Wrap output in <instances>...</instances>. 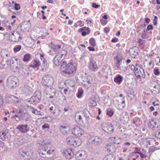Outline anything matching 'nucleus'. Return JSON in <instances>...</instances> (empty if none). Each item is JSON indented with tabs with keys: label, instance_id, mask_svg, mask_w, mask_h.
Wrapping results in <instances>:
<instances>
[{
	"label": "nucleus",
	"instance_id": "nucleus-1",
	"mask_svg": "<svg viewBox=\"0 0 160 160\" xmlns=\"http://www.w3.org/2000/svg\"><path fill=\"white\" fill-rule=\"evenodd\" d=\"M61 67V72L68 75L75 73L77 68L75 63L68 64L65 61L62 62Z\"/></svg>",
	"mask_w": 160,
	"mask_h": 160
},
{
	"label": "nucleus",
	"instance_id": "nucleus-2",
	"mask_svg": "<svg viewBox=\"0 0 160 160\" xmlns=\"http://www.w3.org/2000/svg\"><path fill=\"white\" fill-rule=\"evenodd\" d=\"M67 54V51L65 50L59 51L53 59V62L55 65L58 66L60 65L62 60L64 58Z\"/></svg>",
	"mask_w": 160,
	"mask_h": 160
},
{
	"label": "nucleus",
	"instance_id": "nucleus-3",
	"mask_svg": "<svg viewBox=\"0 0 160 160\" xmlns=\"http://www.w3.org/2000/svg\"><path fill=\"white\" fill-rule=\"evenodd\" d=\"M18 82L17 77L14 76H11L7 79V85L9 88H14L18 86Z\"/></svg>",
	"mask_w": 160,
	"mask_h": 160
},
{
	"label": "nucleus",
	"instance_id": "nucleus-4",
	"mask_svg": "<svg viewBox=\"0 0 160 160\" xmlns=\"http://www.w3.org/2000/svg\"><path fill=\"white\" fill-rule=\"evenodd\" d=\"M67 144L74 147L79 146L82 143L81 140L77 137H68L66 139Z\"/></svg>",
	"mask_w": 160,
	"mask_h": 160
},
{
	"label": "nucleus",
	"instance_id": "nucleus-5",
	"mask_svg": "<svg viewBox=\"0 0 160 160\" xmlns=\"http://www.w3.org/2000/svg\"><path fill=\"white\" fill-rule=\"evenodd\" d=\"M21 64V62L17 61V58L15 57H12L11 58L8 65L10 66L12 70L15 72H17L18 66L20 65Z\"/></svg>",
	"mask_w": 160,
	"mask_h": 160
},
{
	"label": "nucleus",
	"instance_id": "nucleus-6",
	"mask_svg": "<svg viewBox=\"0 0 160 160\" xmlns=\"http://www.w3.org/2000/svg\"><path fill=\"white\" fill-rule=\"evenodd\" d=\"M54 81L53 78L49 75H45L42 80V84L47 87H51Z\"/></svg>",
	"mask_w": 160,
	"mask_h": 160
},
{
	"label": "nucleus",
	"instance_id": "nucleus-7",
	"mask_svg": "<svg viewBox=\"0 0 160 160\" xmlns=\"http://www.w3.org/2000/svg\"><path fill=\"white\" fill-rule=\"evenodd\" d=\"M41 96V93L40 91L35 92L31 98V103L33 105L37 104L40 102Z\"/></svg>",
	"mask_w": 160,
	"mask_h": 160
},
{
	"label": "nucleus",
	"instance_id": "nucleus-8",
	"mask_svg": "<svg viewBox=\"0 0 160 160\" xmlns=\"http://www.w3.org/2000/svg\"><path fill=\"white\" fill-rule=\"evenodd\" d=\"M155 143L156 144L158 143V142H155V140L152 138H143L141 139L140 143L141 144H143L144 146L146 147H150V145H153V143Z\"/></svg>",
	"mask_w": 160,
	"mask_h": 160
},
{
	"label": "nucleus",
	"instance_id": "nucleus-9",
	"mask_svg": "<svg viewBox=\"0 0 160 160\" xmlns=\"http://www.w3.org/2000/svg\"><path fill=\"white\" fill-rule=\"evenodd\" d=\"M122 57L120 54H118L116 56L114 57V60L115 61V66L118 70H121L122 67L121 64L122 63Z\"/></svg>",
	"mask_w": 160,
	"mask_h": 160
},
{
	"label": "nucleus",
	"instance_id": "nucleus-10",
	"mask_svg": "<svg viewBox=\"0 0 160 160\" xmlns=\"http://www.w3.org/2000/svg\"><path fill=\"white\" fill-rule=\"evenodd\" d=\"M9 38L11 41L18 42L21 39L20 33L17 31H14L9 36Z\"/></svg>",
	"mask_w": 160,
	"mask_h": 160
},
{
	"label": "nucleus",
	"instance_id": "nucleus-11",
	"mask_svg": "<svg viewBox=\"0 0 160 160\" xmlns=\"http://www.w3.org/2000/svg\"><path fill=\"white\" fill-rule=\"evenodd\" d=\"M84 131L78 126H75L72 129V132L75 136L80 137L84 133Z\"/></svg>",
	"mask_w": 160,
	"mask_h": 160
},
{
	"label": "nucleus",
	"instance_id": "nucleus-12",
	"mask_svg": "<svg viewBox=\"0 0 160 160\" xmlns=\"http://www.w3.org/2000/svg\"><path fill=\"white\" fill-rule=\"evenodd\" d=\"M112 126L109 123H103L101 125V128L103 130L108 133H112L113 132Z\"/></svg>",
	"mask_w": 160,
	"mask_h": 160
},
{
	"label": "nucleus",
	"instance_id": "nucleus-13",
	"mask_svg": "<svg viewBox=\"0 0 160 160\" xmlns=\"http://www.w3.org/2000/svg\"><path fill=\"white\" fill-rule=\"evenodd\" d=\"M138 69L134 72L135 75L137 77H142L143 78L145 77V74L142 65H139Z\"/></svg>",
	"mask_w": 160,
	"mask_h": 160
},
{
	"label": "nucleus",
	"instance_id": "nucleus-14",
	"mask_svg": "<svg viewBox=\"0 0 160 160\" xmlns=\"http://www.w3.org/2000/svg\"><path fill=\"white\" fill-rule=\"evenodd\" d=\"M16 128L21 132L25 133L29 131V128L27 124L18 125Z\"/></svg>",
	"mask_w": 160,
	"mask_h": 160
},
{
	"label": "nucleus",
	"instance_id": "nucleus-15",
	"mask_svg": "<svg viewBox=\"0 0 160 160\" xmlns=\"http://www.w3.org/2000/svg\"><path fill=\"white\" fill-rule=\"evenodd\" d=\"M19 116V120H23L26 122H29L31 120L30 115L27 112H24L21 110Z\"/></svg>",
	"mask_w": 160,
	"mask_h": 160
},
{
	"label": "nucleus",
	"instance_id": "nucleus-16",
	"mask_svg": "<svg viewBox=\"0 0 160 160\" xmlns=\"http://www.w3.org/2000/svg\"><path fill=\"white\" fill-rule=\"evenodd\" d=\"M117 103L116 107L117 108L120 110H122L125 106V101L124 98L116 101Z\"/></svg>",
	"mask_w": 160,
	"mask_h": 160
},
{
	"label": "nucleus",
	"instance_id": "nucleus-17",
	"mask_svg": "<svg viewBox=\"0 0 160 160\" xmlns=\"http://www.w3.org/2000/svg\"><path fill=\"white\" fill-rule=\"evenodd\" d=\"M159 125L158 119L156 118L149 120L148 127L150 128H158Z\"/></svg>",
	"mask_w": 160,
	"mask_h": 160
},
{
	"label": "nucleus",
	"instance_id": "nucleus-18",
	"mask_svg": "<svg viewBox=\"0 0 160 160\" xmlns=\"http://www.w3.org/2000/svg\"><path fill=\"white\" fill-rule=\"evenodd\" d=\"M88 68L92 72H94L98 68V67L96 61L93 59H91L89 64Z\"/></svg>",
	"mask_w": 160,
	"mask_h": 160
},
{
	"label": "nucleus",
	"instance_id": "nucleus-19",
	"mask_svg": "<svg viewBox=\"0 0 160 160\" xmlns=\"http://www.w3.org/2000/svg\"><path fill=\"white\" fill-rule=\"evenodd\" d=\"M22 93L26 95H29L32 92V89L30 87L25 85L22 87Z\"/></svg>",
	"mask_w": 160,
	"mask_h": 160
},
{
	"label": "nucleus",
	"instance_id": "nucleus-20",
	"mask_svg": "<svg viewBox=\"0 0 160 160\" xmlns=\"http://www.w3.org/2000/svg\"><path fill=\"white\" fill-rule=\"evenodd\" d=\"M59 130L61 132L64 134L68 133L70 130V127L69 125H61L59 128Z\"/></svg>",
	"mask_w": 160,
	"mask_h": 160
},
{
	"label": "nucleus",
	"instance_id": "nucleus-21",
	"mask_svg": "<svg viewBox=\"0 0 160 160\" xmlns=\"http://www.w3.org/2000/svg\"><path fill=\"white\" fill-rule=\"evenodd\" d=\"M28 156V153L27 152V150L23 149H20L19 150L18 153V156L21 159H25Z\"/></svg>",
	"mask_w": 160,
	"mask_h": 160
},
{
	"label": "nucleus",
	"instance_id": "nucleus-22",
	"mask_svg": "<svg viewBox=\"0 0 160 160\" xmlns=\"http://www.w3.org/2000/svg\"><path fill=\"white\" fill-rule=\"evenodd\" d=\"M48 149V147L45 146L42 147L41 149L38 150V154L39 156L42 158L46 157L47 154L46 151Z\"/></svg>",
	"mask_w": 160,
	"mask_h": 160
},
{
	"label": "nucleus",
	"instance_id": "nucleus-23",
	"mask_svg": "<svg viewBox=\"0 0 160 160\" xmlns=\"http://www.w3.org/2000/svg\"><path fill=\"white\" fill-rule=\"evenodd\" d=\"M63 153L65 157L68 159L71 158L74 155L72 149H68L67 150L64 151Z\"/></svg>",
	"mask_w": 160,
	"mask_h": 160
},
{
	"label": "nucleus",
	"instance_id": "nucleus-24",
	"mask_svg": "<svg viewBox=\"0 0 160 160\" xmlns=\"http://www.w3.org/2000/svg\"><path fill=\"white\" fill-rule=\"evenodd\" d=\"M17 72H18L19 74L21 76H25L28 73L27 72L26 70L23 68V65L22 63L20 65L18 66Z\"/></svg>",
	"mask_w": 160,
	"mask_h": 160
},
{
	"label": "nucleus",
	"instance_id": "nucleus-25",
	"mask_svg": "<svg viewBox=\"0 0 160 160\" xmlns=\"http://www.w3.org/2000/svg\"><path fill=\"white\" fill-rule=\"evenodd\" d=\"M37 56L40 57V59L42 61V63L41 65L42 70L43 71H45V69L47 66V62L43 58L44 56L43 55L39 54H38Z\"/></svg>",
	"mask_w": 160,
	"mask_h": 160
},
{
	"label": "nucleus",
	"instance_id": "nucleus-26",
	"mask_svg": "<svg viewBox=\"0 0 160 160\" xmlns=\"http://www.w3.org/2000/svg\"><path fill=\"white\" fill-rule=\"evenodd\" d=\"M105 148L110 153H114L116 150V147L111 143L107 144Z\"/></svg>",
	"mask_w": 160,
	"mask_h": 160
},
{
	"label": "nucleus",
	"instance_id": "nucleus-27",
	"mask_svg": "<svg viewBox=\"0 0 160 160\" xmlns=\"http://www.w3.org/2000/svg\"><path fill=\"white\" fill-rule=\"evenodd\" d=\"M91 143L92 144L98 145L102 142V139L98 137H92L90 138Z\"/></svg>",
	"mask_w": 160,
	"mask_h": 160
},
{
	"label": "nucleus",
	"instance_id": "nucleus-28",
	"mask_svg": "<svg viewBox=\"0 0 160 160\" xmlns=\"http://www.w3.org/2000/svg\"><path fill=\"white\" fill-rule=\"evenodd\" d=\"M139 52V50L137 47H134L131 49L129 52L130 56L133 58H135L138 55Z\"/></svg>",
	"mask_w": 160,
	"mask_h": 160
},
{
	"label": "nucleus",
	"instance_id": "nucleus-29",
	"mask_svg": "<svg viewBox=\"0 0 160 160\" xmlns=\"http://www.w3.org/2000/svg\"><path fill=\"white\" fill-rule=\"evenodd\" d=\"M10 137V135L9 134L7 135L4 131H2L0 132V138L2 141L9 140Z\"/></svg>",
	"mask_w": 160,
	"mask_h": 160
},
{
	"label": "nucleus",
	"instance_id": "nucleus-30",
	"mask_svg": "<svg viewBox=\"0 0 160 160\" xmlns=\"http://www.w3.org/2000/svg\"><path fill=\"white\" fill-rule=\"evenodd\" d=\"M85 151H78L76 155V157L78 159H83L85 157Z\"/></svg>",
	"mask_w": 160,
	"mask_h": 160
},
{
	"label": "nucleus",
	"instance_id": "nucleus-31",
	"mask_svg": "<svg viewBox=\"0 0 160 160\" xmlns=\"http://www.w3.org/2000/svg\"><path fill=\"white\" fill-rule=\"evenodd\" d=\"M123 80L122 77L120 74L117 75V76L114 79V82L119 84L121 83Z\"/></svg>",
	"mask_w": 160,
	"mask_h": 160
},
{
	"label": "nucleus",
	"instance_id": "nucleus-32",
	"mask_svg": "<svg viewBox=\"0 0 160 160\" xmlns=\"http://www.w3.org/2000/svg\"><path fill=\"white\" fill-rule=\"evenodd\" d=\"M120 121L124 123H127L129 120V117L126 114H122L120 116Z\"/></svg>",
	"mask_w": 160,
	"mask_h": 160
},
{
	"label": "nucleus",
	"instance_id": "nucleus-33",
	"mask_svg": "<svg viewBox=\"0 0 160 160\" xmlns=\"http://www.w3.org/2000/svg\"><path fill=\"white\" fill-rule=\"evenodd\" d=\"M110 125L112 126L111 127L112 128L113 132L114 129H118L120 126L119 123L116 121H112L110 124Z\"/></svg>",
	"mask_w": 160,
	"mask_h": 160
},
{
	"label": "nucleus",
	"instance_id": "nucleus-34",
	"mask_svg": "<svg viewBox=\"0 0 160 160\" xmlns=\"http://www.w3.org/2000/svg\"><path fill=\"white\" fill-rule=\"evenodd\" d=\"M51 48L55 52H57L59 49L61 48V45H55L54 44L51 43Z\"/></svg>",
	"mask_w": 160,
	"mask_h": 160
},
{
	"label": "nucleus",
	"instance_id": "nucleus-35",
	"mask_svg": "<svg viewBox=\"0 0 160 160\" xmlns=\"http://www.w3.org/2000/svg\"><path fill=\"white\" fill-rule=\"evenodd\" d=\"M131 145V143L129 142H126L123 144L122 148V152H126L128 149V147Z\"/></svg>",
	"mask_w": 160,
	"mask_h": 160
},
{
	"label": "nucleus",
	"instance_id": "nucleus-36",
	"mask_svg": "<svg viewBox=\"0 0 160 160\" xmlns=\"http://www.w3.org/2000/svg\"><path fill=\"white\" fill-rule=\"evenodd\" d=\"M75 118L76 122L79 124H81L82 122V118L81 116L79 115L76 114L75 116Z\"/></svg>",
	"mask_w": 160,
	"mask_h": 160
},
{
	"label": "nucleus",
	"instance_id": "nucleus-37",
	"mask_svg": "<svg viewBox=\"0 0 160 160\" xmlns=\"http://www.w3.org/2000/svg\"><path fill=\"white\" fill-rule=\"evenodd\" d=\"M88 111L87 110H84L83 111L84 116L86 118V122L88 124L89 123V120L90 119V118L88 116Z\"/></svg>",
	"mask_w": 160,
	"mask_h": 160
},
{
	"label": "nucleus",
	"instance_id": "nucleus-38",
	"mask_svg": "<svg viewBox=\"0 0 160 160\" xmlns=\"http://www.w3.org/2000/svg\"><path fill=\"white\" fill-rule=\"evenodd\" d=\"M140 119L138 117L134 118L132 120V123L133 124L137 126H138L140 124Z\"/></svg>",
	"mask_w": 160,
	"mask_h": 160
},
{
	"label": "nucleus",
	"instance_id": "nucleus-39",
	"mask_svg": "<svg viewBox=\"0 0 160 160\" xmlns=\"http://www.w3.org/2000/svg\"><path fill=\"white\" fill-rule=\"evenodd\" d=\"M41 64L40 62L38 60H34L32 63V64L30 65L31 67L32 68H36L38 67Z\"/></svg>",
	"mask_w": 160,
	"mask_h": 160
},
{
	"label": "nucleus",
	"instance_id": "nucleus-40",
	"mask_svg": "<svg viewBox=\"0 0 160 160\" xmlns=\"http://www.w3.org/2000/svg\"><path fill=\"white\" fill-rule=\"evenodd\" d=\"M13 95H6L5 99L7 102L12 103V97Z\"/></svg>",
	"mask_w": 160,
	"mask_h": 160
},
{
	"label": "nucleus",
	"instance_id": "nucleus-41",
	"mask_svg": "<svg viewBox=\"0 0 160 160\" xmlns=\"http://www.w3.org/2000/svg\"><path fill=\"white\" fill-rule=\"evenodd\" d=\"M160 148V147H155V146L154 145H152V146L149 149V152L148 153H149V154H150V153H152L153 152H154V151L158 150Z\"/></svg>",
	"mask_w": 160,
	"mask_h": 160
},
{
	"label": "nucleus",
	"instance_id": "nucleus-42",
	"mask_svg": "<svg viewBox=\"0 0 160 160\" xmlns=\"http://www.w3.org/2000/svg\"><path fill=\"white\" fill-rule=\"evenodd\" d=\"M111 140L113 143L118 144H119L120 139L118 137H112L111 138Z\"/></svg>",
	"mask_w": 160,
	"mask_h": 160
},
{
	"label": "nucleus",
	"instance_id": "nucleus-43",
	"mask_svg": "<svg viewBox=\"0 0 160 160\" xmlns=\"http://www.w3.org/2000/svg\"><path fill=\"white\" fill-rule=\"evenodd\" d=\"M114 157L111 154L106 156L104 157L103 160H114Z\"/></svg>",
	"mask_w": 160,
	"mask_h": 160
},
{
	"label": "nucleus",
	"instance_id": "nucleus-44",
	"mask_svg": "<svg viewBox=\"0 0 160 160\" xmlns=\"http://www.w3.org/2000/svg\"><path fill=\"white\" fill-rule=\"evenodd\" d=\"M88 104V105L90 106H95L97 105V103L94 100H93L92 99H89Z\"/></svg>",
	"mask_w": 160,
	"mask_h": 160
},
{
	"label": "nucleus",
	"instance_id": "nucleus-45",
	"mask_svg": "<svg viewBox=\"0 0 160 160\" xmlns=\"http://www.w3.org/2000/svg\"><path fill=\"white\" fill-rule=\"evenodd\" d=\"M83 92V90L82 88H79L77 93V97L78 98H80L82 97V95Z\"/></svg>",
	"mask_w": 160,
	"mask_h": 160
},
{
	"label": "nucleus",
	"instance_id": "nucleus-46",
	"mask_svg": "<svg viewBox=\"0 0 160 160\" xmlns=\"http://www.w3.org/2000/svg\"><path fill=\"white\" fill-rule=\"evenodd\" d=\"M141 64H135V65H132L131 66V69L132 71H136L137 69H138V66L139 65H141Z\"/></svg>",
	"mask_w": 160,
	"mask_h": 160
},
{
	"label": "nucleus",
	"instance_id": "nucleus-47",
	"mask_svg": "<svg viewBox=\"0 0 160 160\" xmlns=\"http://www.w3.org/2000/svg\"><path fill=\"white\" fill-rule=\"evenodd\" d=\"M89 43L90 45L93 47L95 46L96 45L95 39L94 38H91L89 40Z\"/></svg>",
	"mask_w": 160,
	"mask_h": 160
},
{
	"label": "nucleus",
	"instance_id": "nucleus-48",
	"mask_svg": "<svg viewBox=\"0 0 160 160\" xmlns=\"http://www.w3.org/2000/svg\"><path fill=\"white\" fill-rule=\"evenodd\" d=\"M90 31V28L87 27H82L78 30V32H81L82 31Z\"/></svg>",
	"mask_w": 160,
	"mask_h": 160
},
{
	"label": "nucleus",
	"instance_id": "nucleus-49",
	"mask_svg": "<svg viewBox=\"0 0 160 160\" xmlns=\"http://www.w3.org/2000/svg\"><path fill=\"white\" fill-rule=\"evenodd\" d=\"M106 114L109 117H111L113 115L114 112L112 109H107V110Z\"/></svg>",
	"mask_w": 160,
	"mask_h": 160
},
{
	"label": "nucleus",
	"instance_id": "nucleus-50",
	"mask_svg": "<svg viewBox=\"0 0 160 160\" xmlns=\"http://www.w3.org/2000/svg\"><path fill=\"white\" fill-rule=\"evenodd\" d=\"M128 96L131 98H133L134 97V92L133 91H129L127 93Z\"/></svg>",
	"mask_w": 160,
	"mask_h": 160
},
{
	"label": "nucleus",
	"instance_id": "nucleus-51",
	"mask_svg": "<svg viewBox=\"0 0 160 160\" xmlns=\"http://www.w3.org/2000/svg\"><path fill=\"white\" fill-rule=\"evenodd\" d=\"M31 55L30 54H26L24 55L23 60L24 61H28Z\"/></svg>",
	"mask_w": 160,
	"mask_h": 160
},
{
	"label": "nucleus",
	"instance_id": "nucleus-52",
	"mask_svg": "<svg viewBox=\"0 0 160 160\" xmlns=\"http://www.w3.org/2000/svg\"><path fill=\"white\" fill-rule=\"evenodd\" d=\"M54 149L53 148H51L48 150L47 152V154H52V155L54 154Z\"/></svg>",
	"mask_w": 160,
	"mask_h": 160
},
{
	"label": "nucleus",
	"instance_id": "nucleus-53",
	"mask_svg": "<svg viewBox=\"0 0 160 160\" xmlns=\"http://www.w3.org/2000/svg\"><path fill=\"white\" fill-rule=\"evenodd\" d=\"M12 97V103L15 104L18 102L19 101V99L18 98L14 96H13Z\"/></svg>",
	"mask_w": 160,
	"mask_h": 160
},
{
	"label": "nucleus",
	"instance_id": "nucleus-54",
	"mask_svg": "<svg viewBox=\"0 0 160 160\" xmlns=\"http://www.w3.org/2000/svg\"><path fill=\"white\" fill-rule=\"evenodd\" d=\"M138 43H139L141 45L144 46L145 43V40H144L143 39H141V38H139L138 41L137 42Z\"/></svg>",
	"mask_w": 160,
	"mask_h": 160
},
{
	"label": "nucleus",
	"instance_id": "nucleus-55",
	"mask_svg": "<svg viewBox=\"0 0 160 160\" xmlns=\"http://www.w3.org/2000/svg\"><path fill=\"white\" fill-rule=\"evenodd\" d=\"M21 113V110H19L18 112L16 114L14 115V116H13L12 118H15L16 117H18V119L19 120V116H20V114Z\"/></svg>",
	"mask_w": 160,
	"mask_h": 160
},
{
	"label": "nucleus",
	"instance_id": "nucleus-56",
	"mask_svg": "<svg viewBox=\"0 0 160 160\" xmlns=\"http://www.w3.org/2000/svg\"><path fill=\"white\" fill-rule=\"evenodd\" d=\"M8 52L5 50H3L1 52V55L2 56L3 58L7 54Z\"/></svg>",
	"mask_w": 160,
	"mask_h": 160
},
{
	"label": "nucleus",
	"instance_id": "nucleus-57",
	"mask_svg": "<svg viewBox=\"0 0 160 160\" xmlns=\"http://www.w3.org/2000/svg\"><path fill=\"white\" fill-rule=\"evenodd\" d=\"M21 46L20 45H18L16 47H15L13 48V50L14 52H18L21 49Z\"/></svg>",
	"mask_w": 160,
	"mask_h": 160
},
{
	"label": "nucleus",
	"instance_id": "nucleus-58",
	"mask_svg": "<svg viewBox=\"0 0 160 160\" xmlns=\"http://www.w3.org/2000/svg\"><path fill=\"white\" fill-rule=\"evenodd\" d=\"M32 113L35 114L36 115H41V112L38 111L36 109H33V110L32 111Z\"/></svg>",
	"mask_w": 160,
	"mask_h": 160
},
{
	"label": "nucleus",
	"instance_id": "nucleus-59",
	"mask_svg": "<svg viewBox=\"0 0 160 160\" xmlns=\"http://www.w3.org/2000/svg\"><path fill=\"white\" fill-rule=\"evenodd\" d=\"M28 160H40L39 157L37 156H33L31 157Z\"/></svg>",
	"mask_w": 160,
	"mask_h": 160
},
{
	"label": "nucleus",
	"instance_id": "nucleus-60",
	"mask_svg": "<svg viewBox=\"0 0 160 160\" xmlns=\"http://www.w3.org/2000/svg\"><path fill=\"white\" fill-rule=\"evenodd\" d=\"M141 37L142 39H146L148 38L146 32H142L141 35Z\"/></svg>",
	"mask_w": 160,
	"mask_h": 160
},
{
	"label": "nucleus",
	"instance_id": "nucleus-61",
	"mask_svg": "<svg viewBox=\"0 0 160 160\" xmlns=\"http://www.w3.org/2000/svg\"><path fill=\"white\" fill-rule=\"evenodd\" d=\"M14 8L16 10H18L20 8V5L19 4L15 3Z\"/></svg>",
	"mask_w": 160,
	"mask_h": 160
},
{
	"label": "nucleus",
	"instance_id": "nucleus-62",
	"mask_svg": "<svg viewBox=\"0 0 160 160\" xmlns=\"http://www.w3.org/2000/svg\"><path fill=\"white\" fill-rule=\"evenodd\" d=\"M90 32V31H82L81 32V35L83 36H85L86 35L89 34Z\"/></svg>",
	"mask_w": 160,
	"mask_h": 160
},
{
	"label": "nucleus",
	"instance_id": "nucleus-63",
	"mask_svg": "<svg viewBox=\"0 0 160 160\" xmlns=\"http://www.w3.org/2000/svg\"><path fill=\"white\" fill-rule=\"evenodd\" d=\"M100 22L101 24L102 25H105L107 23L106 20H103V19H101Z\"/></svg>",
	"mask_w": 160,
	"mask_h": 160
},
{
	"label": "nucleus",
	"instance_id": "nucleus-64",
	"mask_svg": "<svg viewBox=\"0 0 160 160\" xmlns=\"http://www.w3.org/2000/svg\"><path fill=\"white\" fill-rule=\"evenodd\" d=\"M155 136L158 138H160V129L156 132Z\"/></svg>",
	"mask_w": 160,
	"mask_h": 160
}]
</instances>
